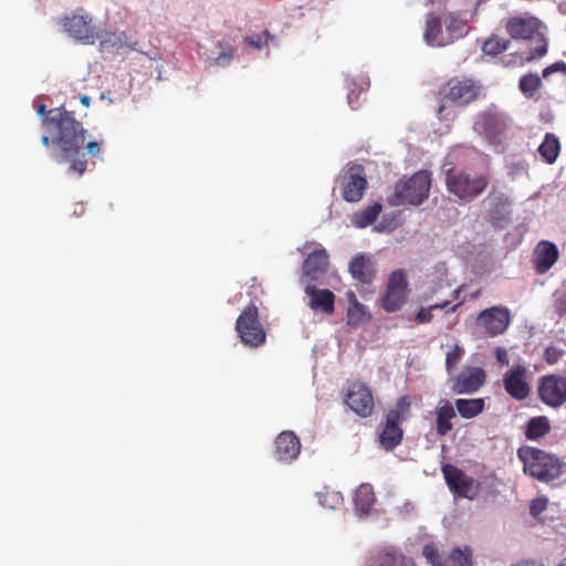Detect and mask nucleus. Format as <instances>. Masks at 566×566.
Segmentation results:
<instances>
[{"label": "nucleus", "mask_w": 566, "mask_h": 566, "mask_svg": "<svg viewBox=\"0 0 566 566\" xmlns=\"http://www.w3.org/2000/svg\"><path fill=\"white\" fill-rule=\"evenodd\" d=\"M81 103L85 106H88L90 105V97L87 95H82L81 96Z\"/></svg>", "instance_id": "51"}, {"label": "nucleus", "mask_w": 566, "mask_h": 566, "mask_svg": "<svg viewBox=\"0 0 566 566\" xmlns=\"http://www.w3.org/2000/svg\"><path fill=\"white\" fill-rule=\"evenodd\" d=\"M411 402L408 396L400 397L392 409L388 410L385 423L379 433L380 446L390 451L399 446L403 438V430L400 423L410 416Z\"/></svg>", "instance_id": "7"}, {"label": "nucleus", "mask_w": 566, "mask_h": 566, "mask_svg": "<svg viewBox=\"0 0 566 566\" xmlns=\"http://www.w3.org/2000/svg\"><path fill=\"white\" fill-rule=\"evenodd\" d=\"M559 252L555 243L541 241L535 250V270L538 274L546 273L558 260Z\"/></svg>", "instance_id": "23"}, {"label": "nucleus", "mask_w": 566, "mask_h": 566, "mask_svg": "<svg viewBox=\"0 0 566 566\" xmlns=\"http://www.w3.org/2000/svg\"><path fill=\"white\" fill-rule=\"evenodd\" d=\"M557 566H566V557Z\"/></svg>", "instance_id": "56"}, {"label": "nucleus", "mask_w": 566, "mask_h": 566, "mask_svg": "<svg viewBox=\"0 0 566 566\" xmlns=\"http://www.w3.org/2000/svg\"><path fill=\"white\" fill-rule=\"evenodd\" d=\"M460 304H455L449 308V312H455Z\"/></svg>", "instance_id": "55"}, {"label": "nucleus", "mask_w": 566, "mask_h": 566, "mask_svg": "<svg viewBox=\"0 0 566 566\" xmlns=\"http://www.w3.org/2000/svg\"><path fill=\"white\" fill-rule=\"evenodd\" d=\"M52 142V137L51 135L48 136V135H43L42 138H41V143L43 146L45 147H49L50 143Z\"/></svg>", "instance_id": "49"}, {"label": "nucleus", "mask_w": 566, "mask_h": 566, "mask_svg": "<svg viewBox=\"0 0 566 566\" xmlns=\"http://www.w3.org/2000/svg\"><path fill=\"white\" fill-rule=\"evenodd\" d=\"M381 205L375 202L374 205L368 206L367 208L361 210L360 212L355 213L353 218V223L357 228H366L377 219V217L381 212Z\"/></svg>", "instance_id": "35"}, {"label": "nucleus", "mask_w": 566, "mask_h": 566, "mask_svg": "<svg viewBox=\"0 0 566 566\" xmlns=\"http://www.w3.org/2000/svg\"><path fill=\"white\" fill-rule=\"evenodd\" d=\"M349 272L356 281L363 284H370L376 276L374 262L364 254H358L350 261Z\"/></svg>", "instance_id": "25"}, {"label": "nucleus", "mask_w": 566, "mask_h": 566, "mask_svg": "<svg viewBox=\"0 0 566 566\" xmlns=\"http://www.w3.org/2000/svg\"><path fill=\"white\" fill-rule=\"evenodd\" d=\"M489 199V221L494 228H505L511 222V200L502 192L491 193Z\"/></svg>", "instance_id": "20"}, {"label": "nucleus", "mask_w": 566, "mask_h": 566, "mask_svg": "<svg viewBox=\"0 0 566 566\" xmlns=\"http://www.w3.org/2000/svg\"><path fill=\"white\" fill-rule=\"evenodd\" d=\"M548 506V499L546 496H538L532 500L530 504V513L533 517H538Z\"/></svg>", "instance_id": "40"}, {"label": "nucleus", "mask_w": 566, "mask_h": 566, "mask_svg": "<svg viewBox=\"0 0 566 566\" xmlns=\"http://www.w3.org/2000/svg\"><path fill=\"white\" fill-rule=\"evenodd\" d=\"M368 566H417L415 560L395 549L379 552Z\"/></svg>", "instance_id": "29"}, {"label": "nucleus", "mask_w": 566, "mask_h": 566, "mask_svg": "<svg viewBox=\"0 0 566 566\" xmlns=\"http://www.w3.org/2000/svg\"><path fill=\"white\" fill-rule=\"evenodd\" d=\"M361 92H363V90L359 92H356L355 90H350V92L348 93L347 99H348V104L352 109H357L360 106Z\"/></svg>", "instance_id": "43"}, {"label": "nucleus", "mask_w": 566, "mask_h": 566, "mask_svg": "<svg viewBox=\"0 0 566 566\" xmlns=\"http://www.w3.org/2000/svg\"><path fill=\"white\" fill-rule=\"evenodd\" d=\"M447 30L442 29V20L434 13H428L426 19V30L423 39L429 45L444 46L450 44L447 41Z\"/></svg>", "instance_id": "26"}, {"label": "nucleus", "mask_w": 566, "mask_h": 566, "mask_svg": "<svg viewBox=\"0 0 566 566\" xmlns=\"http://www.w3.org/2000/svg\"><path fill=\"white\" fill-rule=\"evenodd\" d=\"M333 501H334L335 503H338V502H340V501H342V499H340L337 494H334V495H333Z\"/></svg>", "instance_id": "54"}, {"label": "nucleus", "mask_w": 566, "mask_h": 566, "mask_svg": "<svg viewBox=\"0 0 566 566\" xmlns=\"http://www.w3.org/2000/svg\"><path fill=\"white\" fill-rule=\"evenodd\" d=\"M488 174L471 172L461 168L446 170L444 185L449 198L459 203L467 205L480 197L489 187Z\"/></svg>", "instance_id": "2"}, {"label": "nucleus", "mask_w": 566, "mask_h": 566, "mask_svg": "<svg viewBox=\"0 0 566 566\" xmlns=\"http://www.w3.org/2000/svg\"><path fill=\"white\" fill-rule=\"evenodd\" d=\"M328 265L329 255L324 248L310 252L302 264V280L306 285L314 284L326 273Z\"/></svg>", "instance_id": "17"}, {"label": "nucleus", "mask_w": 566, "mask_h": 566, "mask_svg": "<svg viewBox=\"0 0 566 566\" xmlns=\"http://www.w3.org/2000/svg\"><path fill=\"white\" fill-rule=\"evenodd\" d=\"M431 187V172L420 170L406 180H399L396 184L395 192L388 198V203L392 207L421 205L429 196Z\"/></svg>", "instance_id": "6"}, {"label": "nucleus", "mask_w": 566, "mask_h": 566, "mask_svg": "<svg viewBox=\"0 0 566 566\" xmlns=\"http://www.w3.org/2000/svg\"><path fill=\"white\" fill-rule=\"evenodd\" d=\"M542 21L530 14L523 13L513 15L505 23L506 33L515 40H531L538 38V44L530 51L527 61L543 57L547 53V41L541 34Z\"/></svg>", "instance_id": "5"}, {"label": "nucleus", "mask_w": 566, "mask_h": 566, "mask_svg": "<svg viewBox=\"0 0 566 566\" xmlns=\"http://www.w3.org/2000/svg\"><path fill=\"white\" fill-rule=\"evenodd\" d=\"M551 422L545 416L531 418L525 424V437L527 440L537 441L551 431Z\"/></svg>", "instance_id": "30"}, {"label": "nucleus", "mask_w": 566, "mask_h": 566, "mask_svg": "<svg viewBox=\"0 0 566 566\" xmlns=\"http://www.w3.org/2000/svg\"><path fill=\"white\" fill-rule=\"evenodd\" d=\"M463 354L464 349L459 345H454L453 348L447 353L446 368L449 373H451L455 368V366L462 358Z\"/></svg>", "instance_id": "39"}, {"label": "nucleus", "mask_w": 566, "mask_h": 566, "mask_svg": "<svg viewBox=\"0 0 566 566\" xmlns=\"http://www.w3.org/2000/svg\"><path fill=\"white\" fill-rule=\"evenodd\" d=\"M450 305L449 301H446L443 303H437L434 305H431L429 307H422L416 315V321L419 324L429 323L432 319V311L437 308H447Z\"/></svg>", "instance_id": "38"}, {"label": "nucleus", "mask_w": 566, "mask_h": 566, "mask_svg": "<svg viewBox=\"0 0 566 566\" xmlns=\"http://www.w3.org/2000/svg\"><path fill=\"white\" fill-rule=\"evenodd\" d=\"M436 272L439 273V287L438 289H442L444 286H449L450 284L447 281V269H446V266L444 265L440 266L439 269H437Z\"/></svg>", "instance_id": "45"}, {"label": "nucleus", "mask_w": 566, "mask_h": 566, "mask_svg": "<svg viewBox=\"0 0 566 566\" xmlns=\"http://www.w3.org/2000/svg\"><path fill=\"white\" fill-rule=\"evenodd\" d=\"M245 41L255 49L262 48V36L261 35H251L245 39Z\"/></svg>", "instance_id": "47"}, {"label": "nucleus", "mask_w": 566, "mask_h": 566, "mask_svg": "<svg viewBox=\"0 0 566 566\" xmlns=\"http://www.w3.org/2000/svg\"><path fill=\"white\" fill-rule=\"evenodd\" d=\"M408 282L402 270L394 271L387 282L381 305L388 313L398 311L407 301Z\"/></svg>", "instance_id": "13"}, {"label": "nucleus", "mask_w": 566, "mask_h": 566, "mask_svg": "<svg viewBox=\"0 0 566 566\" xmlns=\"http://www.w3.org/2000/svg\"><path fill=\"white\" fill-rule=\"evenodd\" d=\"M311 245H312V243H311V242H306V243L304 244L303 249H302L303 253H305V252L310 249V247H311Z\"/></svg>", "instance_id": "53"}, {"label": "nucleus", "mask_w": 566, "mask_h": 566, "mask_svg": "<svg viewBox=\"0 0 566 566\" xmlns=\"http://www.w3.org/2000/svg\"><path fill=\"white\" fill-rule=\"evenodd\" d=\"M43 126L60 149L61 159L70 164V172L82 176L87 170V156L98 157L102 153L103 142L86 143L87 130L72 112L63 107L50 109Z\"/></svg>", "instance_id": "1"}, {"label": "nucleus", "mask_w": 566, "mask_h": 566, "mask_svg": "<svg viewBox=\"0 0 566 566\" xmlns=\"http://www.w3.org/2000/svg\"><path fill=\"white\" fill-rule=\"evenodd\" d=\"M45 109H46V107H45V105H44V104H39V105H38V114H39L40 116H43V115L45 114Z\"/></svg>", "instance_id": "50"}, {"label": "nucleus", "mask_w": 566, "mask_h": 566, "mask_svg": "<svg viewBox=\"0 0 566 566\" xmlns=\"http://www.w3.org/2000/svg\"><path fill=\"white\" fill-rule=\"evenodd\" d=\"M542 87V80L536 73L523 75L518 82V88L527 98H532Z\"/></svg>", "instance_id": "36"}, {"label": "nucleus", "mask_w": 566, "mask_h": 566, "mask_svg": "<svg viewBox=\"0 0 566 566\" xmlns=\"http://www.w3.org/2000/svg\"><path fill=\"white\" fill-rule=\"evenodd\" d=\"M517 455L523 462L524 473L544 483L560 478L566 467L555 454L534 447L520 448Z\"/></svg>", "instance_id": "3"}, {"label": "nucleus", "mask_w": 566, "mask_h": 566, "mask_svg": "<svg viewBox=\"0 0 566 566\" xmlns=\"http://www.w3.org/2000/svg\"><path fill=\"white\" fill-rule=\"evenodd\" d=\"M481 95V85L468 77H452L442 83L437 91V97L441 102L437 109V116L440 120L452 119L454 114L447 112L443 102H451L458 106H467L476 101Z\"/></svg>", "instance_id": "4"}, {"label": "nucleus", "mask_w": 566, "mask_h": 566, "mask_svg": "<svg viewBox=\"0 0 566 566\" xmlns=\"http://www.w3.org/2000/svg\"><path fill=\"white\" fill-rule=\"evenodd\" d=\"M442 472L449 489L460 497H472V489L474 480L468 476L462 470L452 465L446 464Z\"/></svg>", "instance_id": "19"}, {"label": "nucleus", "mask_w": 566, "mask_h": 566, "mask_svg": "<svg viewBox=\"0 0 566 566\" xmlns=\"http://www.w3.org/2000/svg\"><path fill=\"white\" fill-rule=\"evenodd\" d=\"M434 416L437 436L446 437L453 429L452 419L457 416L453 405L447 399H441L434 409Z\"/></svg>", "instance_id": "24"}, {"label": "nucleus", "mask_w": 566, "mask_h": 566, "mask_svg": "<svg viewBox=\"0 0 566 566\" xmlns=\"http://www.w3.org/2000/svg\"><path fill=\"white\" fill-rule=\"evenodd\" d=\"M367 189V180L364 175V167L354 165L348 168L344 176L342 195L347 202L359 201Z\"/></svg>", "instance_id": "16"}, {"label": "nucleus", "mask_w": 566, "mask_h": 566, "mask_svg": "<svg viewBox=\"0 0 566 566\" xmlns=\"http://www.w3.org/2000/svg\"><path fill=\"white\" fill-rule=\"evenodd\" d=\"M423 557L432 566H472V552L469 547L453 548L448 556L441 554L436 544L424 545Z\"/></svg>", "instance_id": "14"}, {"label": "nucleus", "mask_w": 566, "mask_h": 566, "mask_svg": "<svg viewBox=\"0 0 566 566\" xmlns=\"http://www.w3.org/2000/svg\"><path fill=\"white\" fill-rule=\"evenodd\" d=\"M305 293L311 297L310 307L314 311L321 310L327 315L335 311V294L326 289H317L314 284L305 286Z\"/></svg>", "instance_id": "22"}, {"label": "nucleus", "mask_w": 566, "mask_h": 566, "mask_svg": "<svg viewBox=\"0 0 566 566\" xmlns=\"http://www.w3.org/2000/svg\"><path fill=\"white\" fill-rule=\"evenodd\" d=\"M61 23L64 32L81 43L92 44L98 39V32L92 17L82 8L71 15L64 17Z\"/></svg>", "instance_id": "9"}, {"label": "nucleus", "mask_w": 566, "mask_h": 566, "mask_svg": "<svg viewBox=\"0 0 566 566\" xmlns=\"http://www.w3.org/2000/svg\"><path fill=\"white\" fill-rule=\"evenodd\" d=\"M233 56V49L231 46H227L226 51H222L218 56L214 57L217 62H229Z\"/></svg>", "instance_id": "46"}, {"label": "nucleus", "mask_w": 566, "mask_h": 566, "mask_svg": "<svg viewBox=\"0 0 566 566\" xmlns=\"http://www.w3.org/2000/svg\"><path fill=\"white\" fill-rule=\"evenodd\" d=\"M555 72L566 73V63L563 61L553 63L552 65H549L543 70V76L548 77L551 74H553Z\"/></svg>", "instance_id": "42"}, {"label": "nucleus", "mask_w": 566, "mask_h": 566, "mask_svg": "<svg viewBox=\"0 0 566 566\" xmlns=\"http://www.w3.org/2000/svg\"><path fill=\"white\" fill-rule=\"evenodd\" d=\"M495 358L502 365H509L507 352L505 348L497 347L495 349Z\"/></svg>", "instance_id": "44"}, {"label": "nucleus", "mask_w": 566, "mask_h": 566, "mask_svg": "<svg viewBox=\"0 0 566 566\" xmlns=\"http://www.w3.org/2000/svg\"><path fill=\"white\" fill-rule=\"evenodd\" d=\"M275 458L285 463L295 460L301 452V441L292 431H283L275 439Z\"/></svg>", "instance_id": "21"}, {"label": "nucleus", "mask_w": 566, "mask_h": 566, "mask_svg": "<svg viewBox=\"0 0 566 566\" xmlns=\"http://www.w3.org/2000/svg\"><path fill=\"white\" fill-rule=\"evenodd\" d=\"M564 355V349L556 346H548L545 349L544 358L548 365H555Z\"/></svg>", "instance_id": "41"}, {"label": "nucleus", "mask_w": 566, "mask_h": 566, "mask_svg": "<svg viewBox=\"0 0 566 566\" xmlns=\"http://www.w3.org/2000/svg\"><path fill=\"white\" fill-rule=\"evenodd\" d=\"M526 373L527 369L524 365H517L504 375V388L516 400H524L530 396L531 387L526 380Z\"/></svg>", "instance_id": "18"}, {"label": "nucleus", "mask_w": 566, "mask_h": 566, "mask_svg": "<svg viewBox=\"0 0 566 566\" xmlns=\"http://www.w3.org/2000/svg\"><path fill=\"white\" fill-rule=\"evenodd\" d=\"M444 24L448 34L447 41H449V43H453L455 40L462 38L467 33V22L460 17L459 13L450 12L446 14Z\"/></svg>", "instance_id": "34"}, {"label": "nucleus", "mask_w": 566, "mask_h": 566, "mask_svg": "<svg viewBox=\"0 0 566 566\" xmlns=\"http://www.w3.org/2000/svg\"><path fill=\"white\" fill-rule=\"evenodd\" d=\"M511 321V312L505 306H492L485 308L476 316L478 327L491 337L505 333Z\"/></svg>", "instance_id": "11"}, {"label": "nucleus", "mask_w": 566, "mask_h": 566, "mask_svg": "<svg viewBox=\"0 0 566 566\" xmlns=\"http://www.w3.org/2000/svg\"><path fill=\"white\" fill-rule=\"evenodd\" d=\"M354 503L357 512L368 514L375 503L373 486L368 483L360 484L356 491Z\"/></svg>", "instance_id": "31"}, {"label": "nucleus", "mask_w": 566, "mask_h": 566, "mask_svg": "<svg viewBox=\"0 0 566 566\" xmlns=\"http://www.w3.org/2000/svg\"><path fill=\"white\" fill-rule=\"evenodd\" d=\"M486 374L481 367H465L451 379V391L455 395L476 392L485 382Z\"/></svg>", "instance_id": "15"}, {"label": "nucleus", "mask_w": 566, "mask_h": 566, "mask_svg": "<svg viewBox=\"0 0 566 566\" xmlns=\"http://www.w3.org/2000/svg\"><path fill=\"white\" fill-rule=\"evenodd\" d=\"M478 125L490 139H496L506 129L505 118L494 112H483L479 116Z\"/></svg>", "instance_id": "27"}, {"label": "nucleus", "mask_w": 566, "mask_h": 566, "mask_svg": "<svg viewBox=\"0 0 566 566\" xmlns=\"http://www.w3.org/2000/svg\"><path fill=\"white\" fill-rule=\"evenodd\" d=\"M484 406L485 403L483 398H460L454 402L457 411L464 419H471L479 416L484 410Z\"/></svg>", "instance_id": "33"}, {"label": "nucleus", "mask_w": 566, "mask_h": 566, "mask_svg": "<svg viewBox=\"0 0 566 566\" xmlns=\"http://www.w3.org/2000/svg\"><path fill=\"white\" fill-rule=\"evenodd\" d=\"M347 300L349 306L347 308V324L352 327H358L370 321L371 316L369 312L366 310L365 305H363L356 297L354 292L347 293Z\"/></svg>", "instance_id": "28"}, {"label": "nucleus", "mask_w": 566, "mask_h": 566, "mask_svg": "<svg viewBox=\"0 0 566 566\" xmlns=\"http://www.w3.org/2000/svg\"><path fill=\"white\" fill-rule=\"evenodd\" d=\"M511 41L499 36H491L483 45L482 50L488 55H497L509 49Z\"/></svg>", "instance_id": "37"}, {"label": "nucleus", "mask_w": 566, "mask_h": 566, "mask_svg": "<svg viewBox=\"0 0 566 566\" xmlns=\"http://www.w3.org/2000/svg\"><path fill=\"white\" fill-rule=\"evenodd\" d=\"M537 395L549 408L559 409L566 403V375L548 374L538 379Z\"/></svg>", "instance_id": "10"}, {"label": "nucleus", "mask_w": 566, "mask_h": 566, "mask_svg": "<svg viewBox=\"0 0 566 566\" xmlns=\"http://www.w3.org/2000/svg\"><path fill=\"white\" fill-rule=\"evenodd\" d=\"M512 566H544L543 564L541 563H536L534 560H522L520 563H516Z\"/></svg>", "instance_id": "48"}, {"label": "nucleus", "mask_w": 566, "mask_h": 566, "mask_svg": "<svg viewBox=\"0 0 566 566\" xmlns=\"http://www.w3.org/2000/svg\"><path fill=\"white\" fill-rule=\"evenodd\" d=\"M560 151L559 139L553 133H546L544 140L538 146V153L545 163L552 165L556 161Z\"/></svg>", "instance_id": "32"}, {"label": "nucleus", "mask_w": 566, "mask_h": 566, "mask_svg": "<svg viewBox=\"0 0 566 566\" xmlns=\"http://www.w3.org/2000/svg\"><path fill=\"white\" fill-rule=\"evenodd\" d=\"M460 292H461V289H455V290L453 291V293H452V294H453V298H454V300L459 297Z\"/></svg>", "instance_id": "52"}, {"label": "nucleus", "mask_w": 566, "mask_h": 566, "mask_svg": "<svg viewBox=\"0 0 566 566\" xmlns=\"http://www.w3.org/2000/svg\"><path fill=\"white\" fill-rule=\"evenodd\" d=\"M235 331L241 343L251 348H258L265 343L266 332L260 321L255 303H249L235 322Z\"/></svg>", "instance_id": "8"}, {"label": "nucleus", "mask_w": 566, "mask_h": 566, "mask_svg": "<svg viewBox=\"0 0 566 566\" xmlns=\"http://www.w3.org/2000/svg\"><path fill=\"white\" fill-rule=\"evenodd\" d=\"M344 402L353 412L361 418L370 417L375 409L370 388L360 381H355L348 386Z\"/></svg>", "instance_id": "12"}]
</instances>
